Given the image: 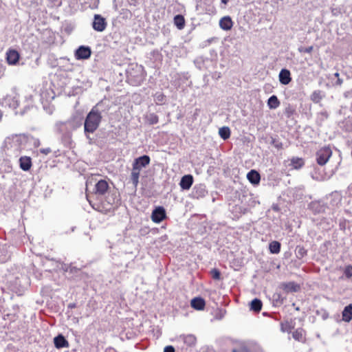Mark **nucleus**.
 Instances as JSON below:
<instances>
[{"instance_id": "5", "label": "nucleus", "mask_w": 352, "mask_h": 352, "mask_svg": "<svg viewBox=\"0 0 352 352\" xmlns=\"http://www.w3.org/2000/svg\"><path fill=\"white\" fill-rule=\"evenodd\" d=\"M92 28L97 32H103L107 26V22L104 17L99 14H96L94 16V20L92 21Z\"/></svg>"}, {"instance_id": "63", "label": "nucleus", "mask_w": 352, "mask_h": 352, "mask_svg": "<svg viewBox=\"0 0 352 352\" xmlns=\"http://www.w3.org/2000/svg\"><path fill=\"white\" fill-rule=\"evenodd\" d=\"M349 94H350V92L349 91H346V92H345L344 94V96L345 98H348Z\"/></svg>"}, {"instance_id": "37", "label": "nucleus", "mask_w": 352, "mask_h": 352, "mask_svg": "<svg viewBox=\"0 0 352 352\" xmlns=\"http://www.w3.org/2000/svg\"><path fill=\"white\" fill-rule=\"evenodd\" d=\"M292 337L296 340L302 341L304 338L303 330L302 329H297L293 332Z\"/></svg>"}, {"instance_id": "3", "label": "nucleus", "mask_w": 352, "mask_h": 352, "mask_svg": "<svg viewBox=\"0 0 352 352\" xmlns=\"http://www.w3.org/2000/svg\"><path fill=\"white\" fill-rule=\"evenodd\" d=\"M80 125V124H76L74 120H69L66 122H57L56 129L57 132L63 135V138L65 142H69L72 131L75 130Z\"/></svg>"}, {"instance_id": "9", "label": "nucleus", "mask_w": 352, "mask_h": 352, "mask_svg": "<svg viewBox=\"0 0 352 352\" xmlns=\"http://www.w3.org/2000/svg\"><path fill=\"white\" fill-rule=\"evenodd\" d=\"M151 158L147 155H142L134 160L133 163V169L141 170L142 168L146 167L150 164Z\"/></svg>"}, {"instance_id": "8", "label": "nucleus", "mask_w": 352, "mask_h": 352, "mask_svg": "<svg viewBox=\"0 0 352 352\" xmlns=\"http://www.w3.org/2000/svg\"><path fill=\"white\" fill-rule=\"evenodd\" d=\"M109 185L105 179H100L95 184L94 192L97 196L104 195L109 193Z\"/></svg>"}, {"instance_id": "52", "label": "nucleus", "mask_w": 352, "mask_h": 352, "mask_svg": "<svg viewBox=\"0 0 352 352\" xmlns=\"http://www.w3.org/2000/svg\"><path fill=\"white\" fill-rule=\"evenodd\" d=\"M251 352H265L259 346H255Z\"/></svg>"}, {"instance_id": "59", "label": "nucleus", "mask_w": 352, "mask_h": 352, "mask_svg": "<svg viewBox=\"0 0 352 352\" xmlns=\"http://www.w3.org/2000/svg\"><path fill=\"white\" fill-rule=\"evenodd\" d=\"M278 298H276V302H279L280 303H282L283 302V299L281 300H280V296L279 294L277 295Z\"/></svg>"}, {"instance_id": "19", "label": "nucleus", "mask_w": 352, "mask_h": 352, "mask_svg": "<svg viewBox=\"0 0 352 352\" xmlns=\"http://www.w3.org/2000/svg\"><path fill=\"white\" fill-rule=\"evenodd\" d=\"M191 307L196 310H203L205 308L206 302L201 297H195L191 300Z\"/></svg>"}, {"instance_id": "49", "label": "nucleus", "mask_w": 352, "mask_h": 352, "mask_svg": "<svg viewBox=\"0 0 352 352\" xmlns=\"http://www.w3.org/2000/svg\"><path fill=\"white\" fill-rule=\"evenodd\" d=\"M32 107H33V105L28 103L27 105H25L24 107L23 110L21 112V114L23 115L25 112H27L29 109H30V108H32Z\"/></svg>"}, {"instance_id": "40", "label": "nucleus", "mask_w": 352, "mask_h": 352, "mask_svg": "<svg viewBox=\"0 0 352 352\" xmlns=\"http://www.w3.org/2000/svg\"><path fill=\"white\" fill-rule=\"evenodd\" d=\"M210 274L214 280H219L221 279V272L218 269H212Z\"/></svg>"}, {"instance_id": "4", "label": "nucleus", "mask_w": 352, "mask_h": 352, "mask_svg": "<svg viewBox=\"0 0 352 352\" xmlns=\"http://www.w3.org/2000/svg\"><path fill=\"white\" fill-rule=\"evenodd\" d=\"M332 155V151L329 147H324L316 153V162L320 165H324Z\"/></svg>"}, {"instance_id": "56", "label": "nucleus", "mask_w": 352, "mask_h": 352, "mask_svg": "<svg viewBox=\"0 0 352 352\" xmlns=\"http://www.w3.org/2000/svg\"><path fill=\"white\" fill-rule=\"evenodd\" d=\"M46 258H47V260H49V261H54V262H56V263H60V261H59V260H56V258H51V256H46Z\"/></svg>"}, {"instance_id": "31", "label": "nucleus", "mask_w": 352, "mask_h": 352, "mask_svg": "<svg viewBox=\"0 0 352 352\" xmlns=\"http://www.w3.org/2000/svg\"><path fill=\"white\" fill-rule=\"evenodd\" d=\"M219 134L223 140H226L230 137V129L228 126H223L219 129Z\"/></svg>"}, {"instance_id": "57", "label": "nucleus", "mask_w": 352, "mask_h": 352, "mask_svg": "<svg viewBox=\"0 0 352 352\" xmlns=\"http://www.w3.org/2000/svg\"><path fill=\"white\" fill-rule=\"evenodd\" d=\"M34 145L36 147L40 145V141L38 139L35 140L34 142Z\"/></svg>"}, {"instance_id": "54", "label": "nucleus", "mask_w": 352, "mask_h": 352, "mask_svg": "<svg viewBox=\"0 0 352 352\" xmlns=\"http://www.w3.org/2000/svg\"><path fill=\"white\" fill-rule=\"evenodd\" d=\"M235 208H236V210H237V209L239 210V212L241 214V213L244 214L245 212L246 209L245 208H242L241 206H236Z\"/></svg>"}, {"instance_id": "61", "label": "nucleus", "mask_w": 352, "mask_h": 352, "mask_svg": "<svg viewBox=\"0 0 352 352\" xmlns=\"http://www.w3.org/2000/svg\"><path fill=\"white\" fill-rule=\"evenodd\" d=\"M56 3L55 5L60 6L61 4L60 0H55Z\"/></svg>"}, {"instance_id": "11", "label": "nucleus", "mask_w": 352, "mask_h": 352, "mask_svg": "<svg viewBox=\"0 0 352 352\" xmlns=\"http://www.w3.org/2000/svg\"><path fill=\"white\" fill-rule=\"evenodd\" d=\"M208 193L206 187L203 184H196L192 191V197L194 199H200L204 197Z\"/></svg>"}, {"instance_id": "41", "label": "nucleus", "mask_w": 352, "mask_h": 352, "mask_svg": "<svg viewBox=\"0 0 352 352\" xmlns=\"http://www.w3.org/2000/svg\"><path fill=\"white\" fill-rule=\"evenodd\" d=\"M226 314V311L225 309H219L215 313L214 318H215V319L220 320L225 317Z\"/></svg>"}, {"instance_id": "13", "label": "nucleus", "mask_w": 352, "mask_h": 352, "mask_svg": "<svg viewBox=\"0 0 352 352\" xmlns=\"http://www.w3.org/2000/svg\"><path fill=\"white\" fill-rule=\"evenodd\" d=\"M20 54L16 50L10 49L6 52V60L9 65H15L19 62Z\"/></svg>"}, {"instance_id": "2", "label": "nucleus", "mask_w": 352, "mask_h": 352, "mask_svg": "<svg viewBox=\"0 0 352 352\" xmlns=\"http://www.w3.org/2000/svg\"><path fill=\"white\" fill-rule=\"evenodd\" d=\"M126 81L132 86H139L144 80V67L137 63L128 65L126 69Z\"/></svg>"}, {"instance_id": "60", "label": "nucleus", "mask_w": 352, "mask_h": 352, "mask_svg": "<svg viewBox=\"0 0 352 352\" xmlns=\"http://www.w3.org/2000/svg\"><path fill=\"white\" fill-rule=\"evenodd\" d=\"M26 100H27V101H28V100L32 101V96L31 95H29L28 96L26 97Z\"/></svg>"}, {"instance_id": "15", "label": "nucleus", "mask_w": 352, "mask_h": 352, "mask_svg": "<svg viewBox=\"0 0 352 352\" xmlns=\"http://www.w3.org/2000/svg\"><path fill=\"white\" fill-rule=\"evenodd\" d=\"M308 209L314 214H320L324 212L325 208L320 201H314L308 205Z\"/></svg>"}, {"instance_id": "53", "label": "nucleus", "mask_w": 352, "mask_h": 352, "mask_svg": "<svg viewBox=\"0 0 352 352\" xmlns=\"http://www.w3.org/2000/svg\"><path fill=\"white\" fill-rule=\"evenodd\" d=\"M148 233V228H144L140 230V234L141 235H145Z\"/></svg>"}, {"instance_id": "1", "label": "nucleus", "mask_w": 352, "mask_h": 352, "mask_svg": "<svg viewBox=\"0 0 352 352\" xmlns=\"http://www.w3.org/2000/svg\"><path fill=\"white\" fill-rule=\"evenodd\" d=\"M101 112L96 106L94 107L87 113L84 122V133L87 139L91 140L89 137L91 133H94L102 121Z\"/></svg>"}, {"instance_id": "62", "label": "nucleus", "mask_w": 352, "mask_h": 352, "mask_svg": "<svg viewBox=\"0 0 352 352\" xmlns=\"http://www.w3.org/2000/svg\"><path fill=\"white\" fill-rule=\"evenodd\" d=\"M230 0H221V2L224 5H226Z\"/></svg>"}, {"instance_id": "23", "label": "nucleus", "mask_w": 352, "mask_h": 352, "mask_svg": "<svg viewBox=\"0 0 352 352\" xmlns=\"http://www.w3.org/2000/svg\"><path fill=\"white\" fill-rule=\"evenodd\" d=\"M325 96L324 91L321 90H315L310 96L311 100L316 104L319 103Z\"/></svg>"}, {"instance_id": "22", "label": "nucleus", "mask_w": 352, "mask_h": 352, "mask_svg": "<svg viewBox=\"0 0 352 352\" xmlns=\"http://www.w3.org/2000/svg\"><path fill=\"white\" fill-rule=\"evenodd\" d=\"M342 316L344 322H349L352 320V304H349L344 308Z\"/></svg>"}, {"instance_id": "28", "label": "nucleus", "mask_w": 352, "mask_h": 352, "mask_svg": "<svg viewBox=\"0 0 352 352\" xmlns=\"http://www.w3.org/2000/svg\"><path fill=\"white\" fill-rule=\"evenodd\" d=\"M281 244L279 241H273L269 244V250L271 254H278L280 252Z\"/></svg>"}, {"instance_id": "14", "label": "nucleus", "mask_w": 352, "mask_h": 352, "mask_svg": "<svg viewBox=\"0 0 352 352\" xmlns=\"http://www.w3.org/2000/svg\"><path fill=\"white\" fill-rule=\"evenodd\" d=\"M279 82L283 85H288L292 81L291 73L287 69H282L278 75Z\"/></svg>"}, {"instance_id": "58", "label": "nucleus", "mask_w": 352, "mask_h": 352, "mask_svg": "<svg viewBox=\"0 0 352 352\" xmlns=\"http://www.w3.org/2000/svg\"><path fill=\"white\" fill-rule=\"evenodd\" d=\"M76 307V305L75 303H69L68 305V308L69 309H73V308H75Z\"/></svg>"}, {"instance_id": "10", "label": "nucleus", "mask_w": 352, "mask_h": 352, "mask_svg": "<svg viewBox=\"0 0 352 352\" xmlns=\"http://www.w3.org/2000/svg\"><path fill=\"white\" fill-rule=\"evenodd\" d=\"M178 341L182 342L188 347H195L197 344V338L194 334H182L177 338Z\"/></svg>"}, {"instance_id": "50", "label": "nucleus", "mask_w": 352, "mask_h": 352, "mask_svg": "<svg viewBox=\"0 0 352 352\" xmlns=\"http://www.w3.org/2000/svg\"><path fill=\"white\" fill-rule=\"evenodd\" d=\"M40 152L44 155H48L51 153V149L50 148H41L40 149Z\"/></svg>"}, {"instance_id": "6", "label": "nucleus", "mask_w": 352, "mask_h": 352, "mask_svg": "<svg viewBox=\"0 0 352 352\" xmlns=\"http://www.w3.org/2000/svg\"><path fill=\"white\" fill-rule=\"evenodd\" d=\"M151 219L154 223H160L166 218V210L163 206H157L151 213Z\"/></svg>"}, {"instance_id": "20", "label": "nucleus", "mask_w": 352, "mask_h": 352, "mask_svg": "<svg viewBox=\"0 0 352 352\" xmlns=\"http://www.w3.org/2000/svg\"><path fill=\"white\" fill-rule=\"evenodd\" d=\"M219 26L223 30H230L233 26L232 19L229 16H223L219 21Z\"/></svg>"}, {"instance_id": "36", "label": "nucleus", "mask_w": 352, "mask_h": 352, "mask_svg": "<svg viewBox=\"0 0 352 352\" xmlns=\"http://www.w3.org/2000/svg\"><path fill=\"white\" fill-rule=\"evenodd\" d=\"M166 96L162 91H157L154 95V100L157 104H163L165 101Z\"/></svg>"}, {"instance_id": "21", "label": "nucleus", "mask_w": 352, "mask_h": 352, "mask_svg": "<svg viewBox=\"0 0 352 352\" xmlns=\"http://www.w3.org/2000/svg\"><path fill=\"white\" fill-rule=\"evenodd\" d=\"M4 102L9 107L12 109H16L19 107V98L16 95L11 96L8 95L4 98Z\"/></svg>"}, {"instance_id": "25", "label": "nucleus", "mask_w": 352, "mask_h": 352, "mask_svg": "<svg viewBox=\"0 0 352 352\" xmlns=\"http://www.w3.org/2000/svg\"><path fill=\"white\" fill-rule=\"evenodd\" d=\"M267 106L270 109H276L280 106V101L275 95L271 96L267 100Z\"/></svg>"}, {"instance_id": "43", "label": "nucleus", "mask_w": 352, "mask_h": 352, "mask_svg": "<svg viewBox=\"0 0 352 352\" xmlns=\"http://www.w3.org/2000/svg\"><path fill=\"white\" fill-rule=\"evenodd\" d=\"M313 49H314L313 46H309V47H300L298 48V51L300 52H304V53L310 54L313 51Z\"/></svg>"}, {"instance_id": "55", "label": "nucleus", "mask_w": 352, "mask_h": 352, "mask_svg": "<svg viewBox=\"0 0 352 352\" xmlns=\"http://www.w3.org/2000/svg\"><path fill=\"white\" fill-rule=\"evenodd\" d=\"M4 72L5 67L2 65H0V78H1L3 76Z\"/></svg>"}, {"instance_id": "33", "label": "nucleus", "mask_w": 352, "mask_h": 352, "mask_svg": "<svg viewBox=\"0 0 352 352\" xmlns=\"http://www.w3.org/2000/svg\"><path fill=\"white\" fill-rule=\"evenodd\" d=\"M304 164V160L302 158L293 157L291 160V165L296 169L300 168Z\"/></svg>"}, {"instance_id": "51", "label": "nucleus", "mask_w": 352, "mask_h": 352, "mask_svg": "<svg viewBox=\"0 0 352 352\" xmlns=\"http://www.w3.org/2000/svg\"><path fill=\"white\" fill-rule=\"evenodd\" d=\"M238 352H251V351L249 350V349L246 346H241L239 349H237Z\"/></svg>"}, {"instance_id": "24", "label": "nucleus", "mask_w": 352, "mask_h": 352, "mask_svg": "<svg viewBox=\"0 0 352 352\" xmlns=\"http://www.w3.org/2000/svg\"><path fill=\"white\" fill-rule=\"evenodd\" d=\"M284 290L289 292H296L300 289V285L295 282H289L283 284Z\"/></svg>"}, {"instance_id": "47", "label": "nucleus", "mask_w": 352, "mask_h": 352, "mask_svg": "<svg viewBox=\"0 0 352 352\" xmlns=\"http://www.w3.org/2000/svg\"><path fill=\"white\" fill-rule=\"evenodd\" d=\"M129 6L136 7L139 4V0H126Z\"/></svg>"}, {"instance_id": "34", "label": "nucleus", "mask_w": 352, "mask_h": 352, "mask_svg": "<svg viewBox=\"0 0 352 352\" xmlns=\"http://www.w3.org/2000/svg\"><path fill=\"white\" fill-rule=\"evenodd\" d=\"M140 170H138L137 169H132V172L131 174V179L133 183V184L136 187L139 182V177H140Z\"/></svg>"}, {"instance_id": "30", "label": "nucleus", "mask_w": 352, "mask_h": 352, "mask_svg": "<svg viewBox=\"0 0 352 352\" xmlns=\"http://www.w3.org/2000/svg\"><path fill=\"white\" fill-rule=\"evenodd\" d=\"M105 201L111 205H118V202L120 201V199L118 198L116 195L115 193H112L110 195V193H108V196L105 198Z\"/></svg>"}, {"instance_id": "7", "label": "nucleus", "mask_w": 352, "mask_h": 352, "mask_svg": "<svg viewBox=\"0 0 352 352\" xmlns=\"http://www.w3.org/2000/svg\"><path fill=\"white\" fill-rule=\"evenodd\" d=\"M91 55V47L87 45H80L74 53L76 60H86L89 58Z\"/></svg>"}, {"instance_id": "38", "label": "nucleus", "mask_w": 352, "mask_h": 352, "mask_svg": "<svg viewBox=\"0 0 352 352\" xmlns=\"http://www.w3.org/2000/svg\"><path fill=\"white\" fill-rule=\"evenodd\" d=\"M269 143L278 149H281L283 148V143L276 138L270 137Z\"/></svg>"}, {"instance_id": "32", "label": "nucleus", "mask_w": 352, "mask_h": 352, "mask_svg": "<svg viewBox=\"0 0 352 352\" xmlns=\"http://www.w3.org/2000/svg\"><path fill=\"white\" fill-rule=\"evenodd\" d=\"M145 118L146 122L151 125L155 124L159 122L158 116L154 113H148Z\"/></svg>"}, {"instance_id": "35", "label": "nucleus", "mask_w": 352, "mask_h": 352, "mask_svg": "<svg viewBox=\"0 0 352 352\" xmlns=\"http://www.w3.org/2000/svg\"><path fill=\"white\" fill-rule=\"evenodd\" d=\"M307 251L304 247L298 245L296 248L295 254L298 258H299V259L302 258L304 256H305L307 255Z\"/></svg>"}, {"instance_id": "39", "label": "nucleus", "mask_w": 352, "mask_h": 352, "mask_svg": "<svg viewBox=\"0 0 352 352\" xmlns=\"http://www.w3.org/2000/svg\"><path fill=\"white\" fill-rule=\"evenodd\" d=\"M294 113H295V109L290 104H288L284 110V114L288 118L292 117Z\"/></svg>"}, {"instance_id": "46", "label": "nucleus", "mask_w": 352, "mask_h": 352, "mask_svg": "<svg viewBox=\"0 0 352 352\" xmlns=\"http://www.w3.org/2000/svg\"><path fill=\"white\" fill-rule=\"evenodd\" d=\"M194 63L197 68H199V69H201V64L203 63V59L201 57L195 60Z\"/></svg>"}, {"instance_id": "44", "label": "nucleus", "mask_w": 352, "mask_h": 352, "mask_svg": "<svg viewBox=\"0 0 352 352\" xmlns=\"http://www.w3.org/2000/svg\"><path fill=\"white\" fill-rule=\"evenodd\" d=\"M344 273L347 278H351L352 276V266H347L345 268Z\"/></svg>"}, {"instance_id": "12", "label": "nucleus", "mask_w": 352, "mask_h": 352, "mask_svg": "<svg viewBox=\"0 0 352 352\" xmlns=\"http://www.w3.org/2000/svg\"><path fill=\"white\" fill-rule=\"evenodd\" d=\"M53 342L55 348L57 349L68 348L69 346V342L62 333H59L55 336Z\"/></svg>"}, {"instance_id": "16", "label": "nucleus", "mask_w": 352, "mask_h": 352, "mask_svg": "<svg viewBox=\"0 0 352 352\" xmlns=\"http://www.w3.org/2000/svg\"><path fill=\"white\" fill-rule=\"evenodd\" d=\"M193 184V177L191 175H185L180 180L179 186L182 190H189Z\"/></svg>"}, {"instance_id": "27", "label": "nucleus", "mask_w": 352, "mask_h": 352, "mask_svg": "<svg viewBox=\"0 0 352 352\" xmlns=\"http://www.w3.org/2000/svg\"><path fill=\"white\" fill-rule=\"evenodd\" d=\"M174 24L179 29L182 30L185 26V19L182 14H177L174 16Z\"/></svg>"}, {"instance_id": "42", "label": "nucleus", "mask_w": 352, "mask_h": 352, "mask_svg": "<svg viewBox=\"0 0 352 352\" xmlns=\"http://www.w3.org/2000/svg\"><path fill=\"white\" fill-rule=\"evenodd\" d=\"M333 76L337 78L336 80L333 83L334 86H341L343 80L340 78V74L338 72H336Z\"/></svg>"}, {"instance_id": "17", "label": "nucleus", "mask_w": 352, "mask_h": 352, "mask_svg": "<svg viewBox=\"0 0 352 352\" xmlns=\"http://www.w3.org/2000/svg\"><path fill=\"white\" fill-rule=\"evenodd\" d=\"M248 181L253 185H258L261 181V175L256 170H251L247 174Z\"/></svg>"}, {"instance_id": "64", "label": "nucleus", "mask_w": 352, "mask_h": 352, "mask_svg": "<svg viewBox=\"0 0 352 352\" xmlns=\"http://www.w3.org/2000/svg\"><path fill=\"white\" fill-rule=\"evenodd\" d=\"M21 136H16V141L19 142L21 141Z\"/></svg>"}, {"instance_id": "29", "label": "nucleus", "mask_w": 352, "mask_h": 352, "mask_svg": "<svg viewBox=\"0 0 352 352\" xmlns=\"http://www.w3.org/2000/svg\"><path fill=\"white\" fill-rule=\"evenodd\" d=\"M329 118V113L327 111L323 110L317 113L316 122L319 125H322L324 120Z\"/></svg>"}, {"instance_id": "26", "label": "nucleus", "mask_w": 352, "mask_h": 352, "mask_svg": "<svg viewBox=\"0 0 352 352\" xmlns=\"http://www.w3.org/2000/svg\"><path fill=\"white\" fill-rule=\"evenodd\" d=\"M262 301L258 298H254L250 302V310L254 312H259L262 309Z\"/></svg>"}, {"instance_id": "45", "label": "nucleus", "mask_w": 352, "mask_h": 352, "mask_svg": "<svg viewBox=\"0 0 352 352\" xmlns=\"http://www.w3.org/2000/svg\"><path fill=\"white\" fill-rule=\"evenodd\" d=\"M280 329L283 332L289 331H290V325L287 322L285 324H280Z\"/></svg>"}, {"instance_id": "18", "label": "nucleus", "mask_w": 352, "mask_h": 352, "mask_svg": "<svg viewBox=\"0 0 352 352\" xmlns=\"http://www.w3.org/2000/svg\"><path fill=\"white\" fill-rule=\"evenodd\" d=\"M19 166L24 171H28L32 167V159L30 157L22 156L19 160Z\"/></svg>"}, {"instance_id": "48", "label": "nucleus", "mask_w": 352, "mask_h": 352, "mask_svg": "<svg viewBox=\"0 0 352 352\" xmlns=\"http://www.w3.org/2000/svg\"><path fill=\"white\" fill-rule=\"evenodd\" d=\"M164 352H175V350L173 346L168 345L164 347Z\"/></svg>"}]
</instances>
